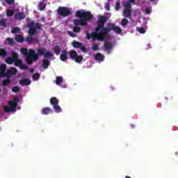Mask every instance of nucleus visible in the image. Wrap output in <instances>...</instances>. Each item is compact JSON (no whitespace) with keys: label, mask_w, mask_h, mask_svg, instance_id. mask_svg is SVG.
<instances>
[{"label":"nucleus","mask_w":178,"mask_h":178,"mask_svg":"<svg viewBox=\"0 0 178 178\" xmlns=\"http://www.w3.org/2000/svg\"><path fill=\"white\" fill-rule=\"evenodd\" d=\"M58 13L60 16H63L64 17H66V16H69L70 15V9L66 8V7H60L58 9Z\"/></svg>","instance_id":"9b49d317"},{"label":"nucleus","mask_w":178,"mask_h":178,"mask_svg":"<svg viewBox=\"0 0 178 178\" xmlns=\"http://www.w3.org/2000/svg\"><path fill=\"white\" fill-rule=\"evenodd\" d=\"M15 40H16V41H17V42H23V41H24V38H23V36L19 35L15 37Z\"/></svg>","instance_id":"a211bd4d"},{"label":"nucleus","mask_w":178,"mask_h":178,"mask_svg":"<svg viewBox=\"0 0 178 178\" xmlns=\"http://www.w3.org/2000/svg\"><path fill=\"white\" fill-rule=\"evenodd\" d=\"M74 33H79V31H80V27L79 26L74 27Z\"/></svg>","instance_id":"f704fd0d"},{"label":"nucleus","mask_w":178,"mask_h":178,"mask_svg":"<svg viewBox=\"0 0 178 178\" xmlns=\"http://www.w3.org/2000/svg\"><path fill=\"white\" fill-rule=\"evenodd\" d=\"M123 16H124V17H131V6L130 3L124 4Z\"/></svg>","instance_id":"6e6552de"},{"label":"nucleus","mask_w":178,"mask_h":178,"mask_svg":"<svg viewBox=\"0 0 178 178\" xmlns=\"http://www.w3.org/2000/svg\"><path fill=\"white\" fill-rule=\"evenodd\" d=\"M38 8L40 9V10H44L45 9V3H40L38 5Z\"/></svg>","instance_id":"b1692460"},{"label":"nucleus","mask_w":178,"mask_h":178,"mask_svg":"<svg viewBox=\"0 0 178 178\" xmlns=\"http://www.w3.org/2000/svg\"><path fill=\"white\" fill-rule=\"evenodd\" d=\"M60 59L63 62H66L67 60V51L64 50L62 51L60 56Z\"/></svg>","instance_id":"ddd939ff"},{"label":"nucleus","mask_w":178,"mask_h":178,"mask_svg":"<svg viewBox=\"0 0 178 178\" xmlns=\"http://www.w3.org/2000/svg\"><path fill=\"white\" fill-rule=\"evenodd\" d=\"M13 57H8L6 59V63L8 65H13L15 63V66L19 67L22 70H26L27 69V66L23 65L22 60L19 59V54L17 52L13 51L12 52Z\"/></svg>","instance_id":"7ed1b4c3"},{"label":"nucleus","mask_w":178,"mask_h":178,"mask_svg":"<svg viewBox=\"0 0 178 178\" xmlns=\"http://www.w3.org/2000/svg\"><path fill=\"white\" fill-rule=\"evenodd\" d=\"M104 8L106 10H109V3H106Z\"/></svg>","instance_id":"58836bf2"},{"label":"nucleus","mask_w":178,"mask_h":178,"mask_svg":"<svg viewBox=\"0 0 178 178\" xmlns=\"http://www.w3.org/2000/svg\"><path fill=\"white\" fill-rule=\"evenodd\" d=\"M12 33H13V34H15V33H20V29H19V28H17V27L13 28V29H12Z\"/></svg>","instance_id":"cd10ccee"},{"label":"nucleus","mask_w":178,"mask_h":178,"mask_svg":"<svg viewBox=\"0 0 178 178\" xmlns=\"http://www.w3.org/2000/svg\"><path fill=\"white\" fill-rule=\"evenodd\" d=\"M138 31L139 33H140V34H144L145 33V29L144 28H139L138 29Z\"/></svg>","instance_id":"7c9ffc66"},{"label":"nucleus","mask_w":178,"mask_h":178,"mask_svg":"<svg viewBox=\"0 0 178 178\" xmlns=\"http://www.w3.org/2000/svg\"><path fill=\"white\" fill-rule=\"evenodd\" d=\"M108 1H111V0H108Z\"/></svg>","instance_id":"49530a36"},{"label":"nucleus","mask_w":178,"mask_h":178,"mask_svg":"<svg viewBox=\"0 0 178 178\" xmlns=\"http://www.w3.org/2000/svg\"><path fill=\"white\" fill-rule=\"evenodd\" d=\"M17 104H19V99L17 97H15L13 101H10L8 102V106H6L4 107L5 112H15V111H16Z\"/></svg>","instance_id":"423d86ee"},{"label":"nucleus","mask_w":178,"mask_h":178,"mask_svg":"<svg viewBox=\"0 0 178 178\" xmlns=\"http://www.w3.org/2000/svg\"><path fill=\"white\" fill-rule=\"evenodd\" d=\"M119 8H120V3H117L115 5V10H119Z\"/></svg>","instance_id":"4c0bfd02"},{"label":"nucleus","mask_w":178,"mask_h":178,"mask_svg":"<svg viewBox=\"0 0 178 178\" xmlns=\"http://www.w3.org/2000/svg\"><path fill=\"white\" fill-rule=\"evenodd\" d=\"M48 66H49V60H44L42 67H44V69H47V67H48Z\"/></svg>","instance_id":"4be33fe9"},{"label":"nucleus","mask_w":178,"mask_h":178,"mask_svg":"<svg viewBox=\"0 0 178 178\" xmlns=\"http://www.w3.org/2000/svg\"><path fill=\"white\" fill-rule=\"evenodd\" d=\"M28 26L29 27V33L30 35L35 34V30H40L41 29V26L38 24H34V22H30Z\"/></svg>","instance_id":"0eeeda50"},{"label":"nucleus","mask_w":178,"mask_h":178,"mask_svg":"<svg viewBox=\"0 0 178 178\" xmlns=\"http://www.w3.org/2000/svg\"><path fill=\"white\" fill-rule=\"evenodd\" d=\"M63 88H66V85H65L64 86H63Z\"/></svg>","instance_id":"c03bdc74"},{"label":"nucleus","mask_w":178,"mask_h":178,"mask_svg":"<svg viewBox=\"0 0 178 178\" xmlns=\"http://www.w3.org/2000/svg\"><path fill=\"white\" fill-rule=\"evenodd\" d=\"M43 115H49V113H52V110L49 108H45L42 110Z\"/></svg>","instance_id":"f3484780"},{"label":"nucleus","mask_w":178,"mask_h":178,"mask_svg":"<svg viewBox=\"0 0 178 178\" xmlns=\"http://www.w3.org/2000/svg\"><path fill=\"white\" fill-rule=\"evenodd\" d=\"M24 17H26V15L23 13H19L15 15V19H16V20H22L24 19Z\"/></svg>","instance_id":"2eb2a0df"},{"label":"nucleus","mask_w":178,"mask_h":178,"mask_svg":"<svg viewBox=\"0 0 178 178\" xmlns=\"http://www.w3.org/2000/svg\"><path fill=\"white\" fill-rule=\"evenodd\" d=\"M54 51L56 54L59 55L60 54V47L56 46L54 49Z\"/></svg>","instance_id":"aec40b11"},{"label":"nucleus","mask_w":178,"mask_h":178,"mask_svg":"<svg viewBox=\"0 0 178 178\" xmlns=\"http://www.w3.org/2000/svg\"><path fill=\"white\" fill-rule=\"evenodd\" d=\"M72 45H73V47H74V48H81V47H82L81 43H80L79 42H72Z\"/></svg>","instance_id":"6ab92c4d"},{"label":"nucleus","mask_w":178,"mask_h":178,"mask_svg":"<svg viewBox=\"0 0 178 178\" xmlns=\"http://www.w3.org/2000/svg\"><path fill=\"white\" fill-rule=\"evenodd\" d=\"M5 70H6V65L1 64L0 65V77H9L11 74H16L17 73V70L15 67H11L7 74H5Z\"/></svg>","instance_id":"39448f33"},{"label":"nucleus","mask_w":178,"mask_h":178,"mask_svg":"<svg viewBox=\"0 0 178 178\" xmlns=\"http://www.w3.org/2000/svg\"><path fill=\"white\" fill-rule=\"evenodd\" d=\"M76 16L80 19H77L74 21V26H86L87 22L92 19V15L90 12L84 11L83 10L76 11Z\"/></svg>","instance_id":"f03ea898"},{"label":"nucleus","mask_w":178,"mask_h":178,"mask_svg":"<svg viewBox=\"0 0 178 178\" xmlns=\"http://www.w3.org/2000/svg\"><path fill=\"white\" fill-rule=\"evenodd\" d=\"M38 55H43L44 58H52V56H54V55L51 54V52L47 51L45 49H39L38 50Z\"/></svg>","instance_id":"f8f14e48"},{"label":"nucleus","mask_w":178,"mask_h":178,"mask_svg":"<svg viewBox=\"0 0 178 178\" xmlns=\"http://www.w3.org/2000/svg\"><path fill=\"white\" fill-rule=\"evenodd\" d=\"M151 12H152V10H151L150 8H146L145 13H147V15H149V13H151Z\"/></svg>","instance_id":"72a5a7b5"},{"label":"nucleus","mask_w":178,"mask_h":178,"mask_svg":"<svg viewBox=\"0 0 178 178\" xmlns=\"http://www.w3.org/2000/svg\"><path fill=\"white\" fill-rule=\"evenodd\" d=\"M108 20L106 19V17H99V21L97 23V27L96 28V32L92 33L91 34L86 33V38L88 40H93V41H95V40H97V41H105L104 47L106 49H111L112 48V44L109 43V40H111V36H109V31L111 30H113L115 33H117L118 34L122 33V29L120 27L117 26L116 25L113 24H110L108 25V28H104V26L105 24V22ZM104 28V29H103Z\"/></svg>","instance_id":"f257e3e1"},{"label":"nucleus","mask_w":178,"mask_h":178,"mask_svg":"<svg viewBox=\"0 0 178 178\" xmlns=\"http://www.w3.org/2000/svg\"><path fill=\"white\" fill-rule=\"evenodd\" d=\"M92 49L93 51H98V49H99L98 44H93L92 47Z\"/></svg>","instance_id":"2f4dec72"},{"label":"nucleus","mask_w":178,"mask_h":178,"mask_svg":"<svg viewBox=\"0 0 178 178\" xmlns=\"http://www.w3.org/2000/svg\"><path fill=\"white\" fill-rule=\"evenodd\" d=\"M70 56L72 60H75L76 63H80L81 60H83V56L77 55V52L75 51H69Z\"/></svg>","instance_id":"1a4fd4ad"},{"label":"nucleus","mask_w":178,"mask_h":178,"mask_svg":"<svg viewBox=\"0 0 178 178\" xmlns=\"http://www.w3.org/2000/svg\"><path fill=\"white\" fill-rule=\"evenodd\" d=\"M38 79H40V74H35L33 76V80H34L35 81L38 80Z\"/></svg>","instance_id":"c756f323"},{"label":"nucleus","mask_w":178,"mask_h":178,"mask_svg":"<svg viewBox=\"0 0 178 178\" xmlns=\"http://www.w3.org/2000/svg\"><path fill=\"white\" fill-rule=\"evenodd\" d=\"M26 41L27 42H29V44H33V42H34V39H33L31 36H29L26 38Z\"/></svg>","instance_id":"393cba45"},{"label":"nucleus","mask_w":178,"mask_h":178,"mask_svg":"<svg viewBox=\"0 0 178 178\" xmlns=\"http://www.w3.org/2000/svg\"><path fill=\"white\" fill-rule=\"evenodd\" d=\"M93 56L95 59L99 63L104 61V59H105V57L101 54H97L96 55H94Z\"/></svg>","instance_id":"4468645a"},{"label":"nucleus","mask_w":178,"mask_h":178,"mask_svg":"<svg viewBox=\"0 0 178 178\" xmlns=\"http://www.w3.org/2000/svg\"><path fill=\"white\" fill-rule=\"evenodd\" d=\"M6 41H7L8 44H10V45H12V44L13 43V39H12V38H7Z\"/></svg>","instance_id":"473e14b6"},{"label":"nucleus","mask_w":178,"mask_h":178,"mask_svg":"<svg viewBox=\"0 0 178 178\" xmlns=\"http://www.w3.org/2000/svg\"><path fill=\"white\" fill-rule=\"evenodd\" d=\"M15 13V11L13 10H7L6 15L8 17L10 16H13V14Z\"/></svg>","instance_id":"5701e85b"},{"label":"nucleus","mask_w":178,"mask_h":178,"mask_svg":"<svg viewBox=\"0 0 178 178\" xmlns=\"http://www.w3.org/2000/svg\"><path fill=\"white\" fill-rule=\"evenodd\" d=\"M70 37H76V34L73 32H69Z\"/></svg>","instance_id":"a19ab883"},{"label":"nucleus","mask_w":178,"mask_h":178,"mask_svg":"<svg viewBox=\"0 0 178 178\" xmlns=\"http://www.w3.org/2000/svg\"><path fill=\"white\" fill-rule=\"evenodd\" d=\"M31 73H33L34 72V70H31Z\"/></svg>","instance_id":"79ce46f5"},{"label":"nucleus","mask_w":178,"mask_h":178,"mask_svg":"<svg viewBox=\"0 0 178 178\" xmlns=\"http://www.w3.org/2000/svg\"><path fill=\"white\" fill-rule=\"evenodd\" d=\"M50 103L51 105H53L54 109L57 113H59V112H62V108H60V106L58 105V104H59V101L58 100V99H56V97H52L50 99Z\"/></svg>","instance_id":"9d476101"},{"label":"nucleus","mask_w":178,"mask_h":178,"mask_svg":"<svg viewBox=\"0 0 178 178\" xmlns=\"http://www.w3.org/2000/svg\"><path fill=\"white\" fill-rule=\"evenodd\" d=\"M127 23H129V20H127V19H126V18H123L121 22L122 26H126V24H127Z\"/></svg>","instance_id":"a878e982"},{"label":"nucleus","mask_w":178,"mask_h":178,"mask_svg":"<svg viewBox=\"0 0 178 178\" xmlns=\"http://www.w3.org/2000/svg\"><path fill=\"white\" fill-rule=\"evenodd\" d=\"M130 2H134V0H129Z\"/></svg>","instance_id":"37998d69"},{"label":"nucleus","mask_w":178,"mask_h":178,"mask_svg":"<svg viewBox=\"0 0 178 178\" xmlns=\"http://www.w3.org/2000/svg\"><path fill=\"white\" fill-rule=\"evenodd\" d=\"M9 83H10V81H9V79H7L3 82V85L8 86V84H9Z\"/></svg>","instance_id":"e433bc0d"},{"label":"nucleus","mask_w":178,"mask_h":178,"mask_svg":"<svg viewBox=\"0 0 178 178\" xmlns=\"http://www.w3.org/2000/svg\"><path fill=\"white\" fill-rule=\"evenodd\" d=\"M6 24V20L3 19H0V26L5 27Z\"/></svg>","instance_id":"c85d7f7f"},{"label":"nucleus","mask_w":178,"mask_h":178,"mask_svg":"<svg viewBox=\"0 0 178 178\" xmlns=\"http://www.w3.org/2000/svg\"><path fill=\"white\" fill-rule=\"evenodd\" d=\"M6 1L7 2V3H13V2H15V0H6Z\"/></svg>","instance_id":"ea45409f"},{"label":"nucleus","mask_w":178,"mask_h":178,"mask_svg":"<svg viewBox=\"0 0 178 178\" xmlns=\"http://www.w3.org/2000/svg\"><path fill=\"white\" fill-rule=\"evenodd\" d=\"M151 1H156V0H151Z\"/></svg>","instance_id":"a18cd8bd"},{"label":"nucleus","mask_w":178,"mask_h":178,"mask_svg":"<svg viewBox=\"0 0 178 178\" xmlns=\"http://www.w3.org/2000/svg\"><path fill=\"white\" fill-rule=\"evenodd\" d=\"M21 86H30L31 81L29 79H22L19 81Z\"/></svg>","instance_id":"dca6fc26"},{"label":"nucleus","mask_w":178,"mask_h":178,"mask_svg":"<svg viewBox=\"0 0 178 178\" xmlns=\"http://www.w3.org/2000/svg\"><path fill=\"white\" fill-rule=\"evenodd\" d=\"M6 55V51L3 49H0V56L4 57Z\"/></svg>","instance_id":"bb28decb"},{"label":"nucleus","mask_w":178,"mask_h":178,"mask_svg":"<svg viewBox=\"0 0 178 178\" xmlns=\"http://www.w3.org/2000/svg\"><path fill=\"white\" fill-rule=\"evenodd\" d=\"M21 53L24 56H26V60L27 63L31 64L38 59V54H35V51L33 49L28 51L27 49L23 48L21 49Z\"/></svg>","instance_id":"20e7f679"},{"label":"nucleus","mask_w":178,"mask_h":178,"mask_svg":"<svg viewBox=\"0 0 178 178\" xmlns=\"http://www.w3.org/2000/svg\"><path fill=\"white\" fill-rule=\"evenodd\" d=\"M12 91H13V92H17L19 91V88L17 86H15L12 88Z\"/></svg>","instance_id":"c9c22d12"},{"label":"nucleus","mask_w":178,"mask_h":178,"mask_svg":"<svg viewBox=\"0 0 178 178\" xmlns=\"http://www.w3.org/2000/svg\"><path fill=\"white\" fill-rule=\"evenodd\" d=\"M62 81H63V78H62V76H58L56 78V83L57 86H59L62 83Z\"/></svg>","instance_id":"412c9836"}]
</instances>
